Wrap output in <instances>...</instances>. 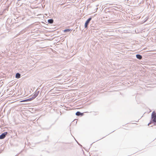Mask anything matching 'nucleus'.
Here are the masks:
<instances>
[{
	"mask_svg": "<svg viewBox=\"0 0 156 156\" xmlns=\"http://www.w3.org/2000/svg\"><path fill=\"white\" fill-rule=\"evenodd\" d=\"M82 114L83 113H81L80 112L78 111L76 113V115L77 116H79L80 115H82Z\"/></svg>",
	"mask_w": 156,
	"mask_h": 156,
	"instance_id": "obj_9",
	"label": "nucleus"
},
{
	"mask_svg": "<svg viewBox=\"0 0 156 156\" xmlns=\"http://www.w3.org/2000/svg\"><path fill=\"white\" fill-rule=\"evenodd\" d=\"M92 17H90L86 21L84 25V27L85 28H87L88 27V25L89 23H90V21L92 20Z\"/></svg>",
	"mask_w": 156,
	"mask_h": 156,
	"instance_id": "obj_2",
	"label": "nucleus"
},
{
	"mask_svg": "<svg viewBox=\"0 0 156 156\" xmlns=\"http://www.w3.org/2000/svg\"><path fill=\"white\" fill-rule=\"evenodd\" d=\"M54 20L53 19H50L48 20V23L50 24L52 23L53 22Z\"/></svg>",
	"mask_w": 156,
	"mask_h": 156,
	"instance_id": "obj_8",
	"label": "nucleus"
},
{
	"mask_svg": "<svg viewBox=\"0 0 156 156\" xmlns=\"http://www.w3.org/2000/svg\"><path fill=\"white\" fill-rule=\"evenodd\" d=\"M27 101H28L27 99H25L24 100H23L21 101V102H27Z\"/></svg>",
	"mask_w": 156,
	"mask_h": 156,
	"instance_id": "obj_11",
	"label": "nucleus"
},
{
	"mask_svg": "<svg viewBox=\"0 0 156 156\" xmlns=\"http://www.w3.org/2000/svg\"><path fill=\"white\" fill-rule=\"evenodd\" d=\"M136 57L137 59H138L139 60L141 59L142 58V56L139 54H136Z\"/></svg>",
	"mask_w": 156,
	"mask_h": 156,
	"instance_id": "obj_5",
	"label": "nucleus"
},
{
	"mask_svg": "<svg viewBox=\"0 0 156 156\" xmlns=\"http://www.w3.org/2000/svg\"><path fill=\"white\" fill-rule=\"evenodd\" d=\"M39 92V91H37V90L34 93V94L32 96L33 98L34 99L35 98L38 96Z\"/></svg>",
	"mask_w": 156,
	"mask_h": 156,
	"instance_id": "obj_4",
	"label": "nucleus"
},
{
	"mask_svg": "<svg viewBox=\"0 0 156 156\" xmlns=\"http://www.w3.org/2000/svg\"><path fill=\"white\" fill-rule=\"evenodd\" d=\"M34 98H33V97H32L31 98H29V99H27L28 101H32V100H34Z\"/></svg>",
	"mask_w": 156,
	"mask_h": 156,
	"instance_id": "obj_10",
	"label": "nucleus"
},
{
	"mask_svg": "<svg viewBox=\"0 0 156 156\" xmlns=\"http://www.w3.org/2000/svg\"><path fill=\"white\" fill-rule=\"evenodd\" d=\"M20 77V74L19 73H17L16 75V77L17 78H19Z\"/></svg>",
	"mask_w": 156,
	"mask_h": 156,
	"instance_id": "obj_6",
	"label": "nucleus"
},
{
	"mask_svg": "<svg viewBox=\"0 0 156 156\" xmlns=\"http://www.w3.org/2000/svg\"><path fill=\"white\" fill-rule=\"evenodd\" d=\"M72 30L69 29H66L63 30V32L65 33L70 32Z\"/></svg>",
	"mask_w": 156,
	"mask_h": 156,
	"instance_id": "obj_7",
	"label": "nucleus"
},
{
	"mask_svg": "<svg viewBox=\"0 0 156 156\" xmlns=\"http://www.w3.org/2000/svg\"><path fill=\"white\" fill-rule=\"evenodd\" d=\"M152 123H154V125H156V113L154 111L151 114V122L149 123L148 125L149 126Z\"/></svg>",
	"mask_w": 156,
	"mask_h": 156,
	"instance_id": "obj_1",
	"label": "nucleus"
},
{
	"mask_svg": "<svg viewBox=\"0 0 156 156\" xmlns=\"http://www.w3.org/2000/svg\"><path fill=\"white\" fill-rule=\"evenodd\" d=\"M8 134V132H5L3 133H2L0 135V139H4L6 136Z\"/></svg>",
	"mask_w": 156,
	"mask_h": 156,
	"instance_id": "obj_3",
	"label": "nucleus"
}]
</instances>
